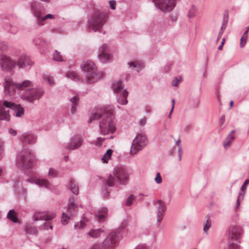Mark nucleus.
Instances as JSON below:
<instances>
[{
  "label": "nucleus",
  "instance_id": "nucleus-22",
  "mask_svg": "<svg viewBox=\"0 0 249 249\" xmlns=\"http://www.w3.org/2000/svg\"><path fill=\"white\" fill-rule=\"evenodd\" d=\"M249 179H247L244 181L243 184H242V185L241 186V192H240L239 193L238 196H237V198L236 204L235 206L236 209H238V208L240 204V202L241 201H242L244 197V196H245V193L246 191L247 187L248 185L249 184Z\"/></svg>",
  "mask_w": 249,
  "mask_h": 249
},
{
  "label": "nucleus",
  "instance_id": "nucleus-37",
  "mask_svg": "<svg viewBox=\"0 0 249 249\" xmlns=\"http://www.w3.org/2000/svg\"><path fill=\"white\" fill-rule=\"evenodd\" d=\"M53 60L56 61H62L63 58L60 53L55 50L53 54Z\"/></svg>",
  "mask_w": 249,
  "mask_h": 249
},
{
  "label": "nucleus",
  "instance_id": "nucleus-13",
  "mask_svg": "<svg viewBox=\"0 0 249 249\" xmlns=\"http://www.w3.org/2000/svg\"><path fill=\"white\" fill-rule=\"evenodd\" d=\"M175 0H152L156 7L164 12H170L175 6Z\"/></svg>",
  "mask_w": 249,
  "mask_h": 249
},
{
  "label": "nucleus",
  "instance_id": "nucleus-26",
  "mask_svg": "<svg viewBox=\"0 0 249 249\" xmlns=\"http://www.w3.org/2000/svg\"><path fill=\"white\" fill-rule=\"evenodd\" d=\"M71 102L72 104V107L71 109V113H74L76 111L77 106L79 103V96L78 95H76L71 98L70 99Z\"/></svg>",
  "mask_w": 249,
  "mask_h": 249
},
{
  "label": "nucleus",
  "instance_id": "nucleus-63",
  "mask_svg": "<svg viewBox=\"0 0 249 249\" xmlns=\"http://www.w3.org/2000/svg\"><path fill=\"white\" fill-rule=\"evenodd\" d=\"M172 106L171 107V112H173V109L174 108L175 104V100L174 99H172Z\"/></svg>",
  "mask_w": 249,
  "mask_h": 249
},
{
  "label": "nucleus",
  "instance_id": "nucleus-49",
  "mask_svg": "<svg viewBox=\"0 0 249 249\" xmlns=\"http://www.w3.org/2000/svg\"><path fill=\"white\" fill-rule=\"evenodd\" d=\"M228 13H225L223 16V18L222 20V25H225L227 26L228 21Z\"/></svg>",
  "mask_w": 249,
  "mask_h": 249
},
{
  "label": "nucleus",
  "instance_id": "nucleus-47",
  "mask_svg": "<svg viewBox=\"0 0 249 249\" xmlns=\"http://www.w3.org/2000/svg\"><path fill=\"white\" fill-rule=\"evenodd\" d=\"M106 140V138H100V137H98L97 138V141L95 143V144L97 146H101L102 144V142L105 141Z\"/></svg>",
  "mask_w": 249,
  "mask_h": 249
},
{
  "label": "nucleus",
  "instance_id": "nucleus-39",
  "mask_svg": "<svg viewBox=\"0 0 249 249\" xmlns=\"http://www.w3.org/2000/svg\"><path fill=\"white\" fill-rule=\"evenodd\" d=\"M70 218V216H68L67 214L63 212L61 217V223L63 225H66L68 223V220Z\"/></svg>",
  "mask_w": 249,
  "mask_h": 249
},
{
  "label": "nucleus",
  "instance_id": "nucleus-35",
  "mask_svg": "<svg viewBox=\"0 0 249 249\" xmlns=\"http://www.w3.org/2000/svg\"><path fill=\"white\" fill-rule=\"evenodd\" d=\"M43 79L50 86H53L54 84L53 77L49 74H44Z\"/></svg>",
  "mask_w": 249,
  "mask_h": 249
},
{
  "label": "nucleus",
  "instance_id": "nucleus-5",
  "mask_svg": "<svg viewBox=\"0 0 249 249\" xmlns=\"http://www.w3.org/2000/svg\"><path fill=\"white\" fill-rule=\"evenodd\" d=\"M107 18L108 16L106 13L99 11H95L88 20L89 28L95 32L99 31L107 22Z\"/></svg>",
  "mask_w": 249,
  "mask_h": 249
},
{
  "label": "nucleus",
  "instance_id": "nucleus-8",
  "mask_svg": "<svg viewBox=\"0 0 249 249\" xmlns=\"http://www.w3.org/2000/svg\"><path fill=\"white\" fill-rule=\"evenodd\" d=\"M114 93L116 96L117 102L121 105H126L127 103V97L128 92L124 89L121 80L114 81L111 86Z\"/></svg>",
  "mask_w": 249,
  "mask_h": 249
},
{
  "label": "nucleus",
  "instance_id": "nucleus-50",
  "mask_svg": "<svg viewBox=\"0 0 249 249\" xmlns=\"http://www.w3.org/2000/svg\"><path fill=\"white\" fill-rule=\"evenodd\" d=\"M42 229L47 230L50 228L51 230L53 229V226L50 225L49 223L45 222L41 226Z\"/></svg>",
  "mask_w": 249,
  "mask_h": 249
},
{
  "label": "nucleus",
  "instance_id": "nucleus-43",
  "mask_svg": "<svg viewBox=\"0 0 249 249\" xmlns=\"http://www.w3.org/2000/svg\"><path fill=\"white\" fill-rule=\"evenodd\" d=\"M107 186H108L106 181L105 184L104 185L103 187V196L105 197H107L109 196V192L107 189Z\"/></svg>",
  "mask_w": 249,
  "mask_h": 249
},
{
  "label": "nucleus",
  "instance_id": "nucleus-18",
  "mask_svg": "<svg viewBox=\"0 0 249 249\" xmlns=\"http://www.w3.org/2000/svg\"><path fill=\"white\" fill-rule=\"evenodd\" d=\"M37 136L31 132L23 133L19 137L20 141L23 144H34L36 142Z\"/></svg>",
  "mask_w": 249,
  "mask_h": 249
},
{
  "label": "nucleus",
  "instance_id": "nucleus-23",
  "mask_svg": "<svg viewBox=\"0 0 249 249\" xmlns=\"http://www.w3.org/2000/svg\"><path fill=\"white\" fill-rule=\"evenodd\" d=\"M75 197L71 196L69 199V203L67 208V212L71 215L74 214L76 212L77 205L74 203Z\"/></svg>",
  "mask_w": 249,
  "mask_h": 249
},
{
  "label": "nucleus",
  "instance_id": "nucleus-7",
  "mask_svg": "<svg viewBox=\"0 0 249 249\" xmlns=\"http://www.w3.org/2000/svg\"><path fill=\"white\" fill-rule=\"evenodd\" d=\"M30 7L34 16L37 19V24L39 26L43 25L44 21L46 19L54 18V16L51 14H47L44 16L43 15L45 11L44 7L36 2H31Z\"/></svg>",
  "mask_w": 249,
  "mask_h": 249
},
{
  "label": "nucleus",
  "instance_id": "nucleus-32",
  "mask_svg": "<svg viewBox=\"0 0 249 249\" xmlns=\"http://www.w3.org/2000/svg\"><path fill=\"white\" fill-rule=\"evenodd\" d=\"M113 151L112 149H108L107 152L103 156L101 160L104 163H107L108 160L110 159L112 154Z\"/></svg>",
  "mask_w": 249,
  "mask_h": 249
},
{
  "label": "nucleus",
  "instance_id": "nucleus-17",
  "mask_svg": "<svg viewBox=\"0 0 249 249\" xmlns=\"http://www.w3.org/2000/svg\"><path fill=\"white\" fill-rule=\"evenodd\" d=\"M83 140L81 136L75 135L72 137L66 146V149L71 150L80 147L83 144Z\"/></svg>",
  "mask_w": 249,
  "mask_h": 249
},
{
  "label": "nucleus",
  "instance_id": "nucleus-45",
  "mask_svg": "<svg viewBox=\"0 0 249 249\" xmlns=\"http://www.w3.org/2000/svg\"><path fill=\"white\" fill-rule=\"evenodd\" d=\"M107 216V214L105 213H99L96 215V219L99 222L103 221Z\"/></svg>",
  "mask_w": 249,
  "mask_h": 249
},
{
  "label": "nucleus",
  "instance_id": "nucleus-20",
  "mask_svg": "<svg viewBox=\"0 0 249 249\" xmlns=\"http://www.w3.org/2000/svg\"><path fill=\"white\" fill-rule=\"evenodd\" d=\"M55 216V214L53 213H48L45 212H37L35 213L33 218L35 221L45 220L50 221L53 219Z\"/></svg>",
  "mask_w": 249,
  "mask_h": 249
},
{
  "label": "nucleus",
  "instance_id": "nucleus-48",
  "mask_svg": "<svg viewBox=\"0 0 249 249\" xmlns=\"http://www.w3.org/2000/svg\"><path fill=\"white\" fill-rule=\"evenodd\" d=\"M155 181L157 184H160L162 182V178L160 173H158L155 178Z\"/></svg>",
  "mask_w": 249,
  "mask_h": 249
},
{
  "label": "nucleus",
  "instance_id": "nucleus-59",
  "mask_svg": "<svg viewBox=\"0 0 249 249\" xmlns=\"http://www.w3.org/2000/svg\"><path fill=\"white\" fill-rule=\"evenodd\" d=\"M9 132L13 136H16L17 134V131L12 128L9 129Z\"/></svg>",
  "mask_w": 249,
  "mask_h": 249
},
{
  "label": "nucleus",
  "instance_id": "nucleus-52",
  "mask_svg": "<svg viewBox=\"0 0 249 249\" xmlns=\"http://www.w3.org/2000/svg\"><path fill=\"white\" fill-rule=\"evenodd\" d=\"M7 47V43L4 42H0V50L4 51Z\"/></svg>",
  "mask_w": 249,
  "mask_h": 249
},
{
  "label": "nucleus",
  "instance_id": "nucleus-21",
  "mask_svg": "<svg viewBox=\"0 0 249 249\" xmlns=\"http://www.w3.org/2000/svg\"><path fill=\"white\" fill-rule=\"evenodd\" d=\"M28 181L31 183H34L40 187H43L46 188L51 189V184L48 181V180L46 179H41L38 178H29L28 179Z\"/></svg>",
  "mask_w": 249,
  "mask_h": 249
},
{
  "label": "nucleus",
  "instance_id": "nucleus-31",
  "mask_svg": "<svg viewBox=\"0 0 249 249\" xmlns=\"http://www.w3.org/2000/svg\"><path fill=\"white\" fill-rule=\"evenodd\" d=\"M7 217L14 223L18 222V217L16 214L15 211L14 209H11L8 212Z\"/></svg>",
  "mask_w": 249,
  "mask_h": 249
},
{
  "label": "nucleus",
  "instance_id": "nucleus-27",
  "mask_svg": "<svg viewBox=\"0 0 249 249\" xmlns=\"http://www.w3.org/2000/svg\"><path fill=\"white\" fill-rule=\"evenodd\" d=\"M24 231L26 234L30 235H36L38 233L37 228L35 227L30 226L29 224L25 225Z\"/></svg>",
  "mask_w": 249,
  "mask_h": 249
},
{
  "label": "nucleus",
  "instance_id": "nucleus-58",
  "mask_svg": "<svg viewBox=\"0 0 249 249\" xmlns=\"http://www.w3.org/2000/svg\"><path fill=\"white\" fill-rule=\"evenodd\" d=\"M146 122V119L145 118H142L139 122V124L140 125H144Z\"/></svg>",
  "mask_w": 249,
  "mask_h": 249
},
{
  "label": "nucleus",
  "instance_id": "nucleus-57",
  "mask_svg": "<svg viewBox=\"0 0 249 249\" xmlns=\"http://www.w3.org/2000/svg\"><path fill=\"white\" fill-rule=\"evenodd\" d=\"M135 249H147V248L145 245L142 244L137 246Z\"/></svg>",
  "mask_w": 249,
  "mask_h": 249
},
{
  "label": "nucleus",
  "instance_id": "nucleus-12",
  "mask_svg": "<svg viewBox=\"0 0 249 249\" xmlns=\"http://www.w3.org/2000/svg\"><path fill=\"white\" fill-rule=\"evenodd\" d=\"M16 66V61L10 56L3 54H0V68L1 70L11 71Z\"/></svg>",
  "mask_w": 249,
  "mask_h": 249
},
{
  "label": "nucleus",
  "instance_id": "nucleus-42",
  "mask_svg": "<svg viewBox=\"0 0 249 249\" xmlns=\"http://www.w3.org/2000/svg\"><path fill=\"white\" fill-rule=\"evenodd\" d=\"M129 67H132L133 68H141L143 66V63L137 61L130 62L128 63Z\"/></svg>",
  "mask_w": 249,
  "mask_h": 249
},
{
  "label": "nucleus",
  "instance_id": "nucleus-24",
  "mask_svg": "<svg viewBox=\"0 0 249 249\" xmlns=\"http://www.w3.org/2000/svg\"><path fill=\"white\" fill-rule=\"evenodd\" d=\"M68 185L70 190L73 194L76 195L78 194V185L76 184L75 181L73 179H71L69 181Z\"/></svg>",
  "mask_w": 249,
  "mask_h": 249
},
{
  "label": "nucleus",
  "instance_id": "nucleus-25",
  "mask_svg": "<svg viewBox=\"0 0 249 249\" xmlns=\"http://www.w3.org/2000/svg\"><path fill=\"white\" fill-rule=\"evenodd\" d=\"M235 130H232L231 133L227 136L225 140L223 142V146L225 149L229 147L234 139V136L233 135L235 133Z\"/></svg>",
  "mask_w": 249,
  "mask_h": 249
},
{
  "label": "nucleus",
  "instance_id": "nucleus-14",
  "mask_svg": "<svg viewBox=\"0 0 249 249\" xmlns=\"http://www.w3.org/2000/svg\"><path fill=\"white\" fill-rule=\"evenodd\" d=\"M154 204L157 206L156 216L157 224H159L163 218L166 211V205L161 200H157L154 202Z\"/></svg>",
  "mask_w": 249,
  "mask_h": 249
},
{
  "label": "nucleus",
  "instance_id": "nucleus-36",
  "mask_svg": "<svg viewBox=\"0 0 249 249\" xmlns=\"http://www.w3.org/2000/svg\"><path fill=\"white\" fill-rule=\"evenodd\" d=\"M67 77L73 80H78L79 79V76L78 74L75 71H69L67 73Z\"/></svg>",
  "mask_w": 249,
  "mask_h": 249
},
{
  "label": "nucleus",
  "instance_id": "nucleus-56",
  "mask_svg": "<svg viewBox=\"0 0 249 249\" xmlns=\"http://www.w3.org/2000/svg\"><path fill=\"white\" fill-rule=\"evenodd\" d=\"M247 40H245L244 38H242V36L241 37L240 39V47L241 48H243L245 46L247 43Z\"/></svg>",
  "mask_w": 249,
  "mask_h": 249
},
{
  "label": "nucleus",
  "instance_id": "nucleus-6",
  "mask_svg": "<svg viewBox=\"0 0 249 249\" xmlns=\"http://www.w3.org/2000/svg\"><path fill=\"white\" fill-rule=\"evenodd\" d=\"M35 161V156L31 151L26 149L22 151L17 156L16 164L18 167L31 168Z\"/></svg>",
  "mask_w": 249,
  "mask_h": 249
},
{
  "label": "nucleus",
  "instance_id": "nucleus-34",
  "mask_svg": "<svg viewBox=\"0 0 249 249\" xmlns=\"http://www.w3.org/2000/svg\"><path fill=\"white\" fill-rule=\"evenodd\" d=\"M33 42L34 44L38 47H44V45L46 44V41L42 38H36L34 39Z\"/></svg>",
  "mask_w": 249,
  "mask_h": 249
},
{
  "label": "nucleus",
  "instance_id": "nucleus-10",
  "mask_svg": "<svg viewBox=\"0 0 249 249\" xmlns=\"http://www.w3.org/2000/svg\"><path fill=\"white\" fill-rule=\"evenodd\" d=\"M147 138L145 135L139 134L133 141L130 148V154L134 155L142 150L146 145Z\"/></svg>",
  "mask_w": 249,
  "mask_h": 249
},
{
  "label": "nucleus",
  "instance_id": "nucleus-33",
  "mask_svg": "<svg viewBox=\"0 0 249 249\" xmlns=\"http://www.w3.org/2000/svg\"><path fill=\"white\" fill-rule=\"evenodd\" d=\"M229 249H240V247L237 244L239 240L228 239Z\"/></svg>",
  "mask_w": 249,
  "mask_h": 249
},
{
  "label": "nucleus",
  "instance_id": "nucleus-15",
  "mask_svg": "<svg viewBox=\"0 0 249 249\" xmlns=\"http://www.w3.org/2000/svg\"><path fill=\"white\" fill-rule=\"evenodd\" d=\"M33 62L30 59L29 57L25 54L20 55L16 61V66L18 69H29L33 65Z\"/></svg>",
  "mask_w": 249,
  "mask_h": 249
},
{
  "label": "nucleus",
  "instance_id": "nucleus-46",
  "mask_svg": "<svg viewBox=\"0 0 249 249\" xmlns=\"http://www.w3.org/2000/svg\"><path fill=\"white\" fill-rule=\"evenodd\" d=\"M57 174H58V172L56 170H55L52 168H50L49 171V176H50L52 178H54V177H55L57 176Z\"/></svg>",
  "mask_w": 249,
  "mask_h": 249
},
{
  "label": "nucleus",
  "instance_id": "nucleus-40",
  "mask_svg": "<svg viewBox=\"0 0 249 249\" xmlns=\"http://www.w3.org/2000/svg\"><path fill=\"white\" fill-rule=\"evenodd\" d=\"M211 226V220H210V217H208L207 219L206 222L205 223V224L204 226V228H203L204 231L206 233H208V231L209 230Z\"/></svg>",
  "mask_w": 249,
  "mask_h": 249
},
{
  "label": "nucleus",
  "instance_id": "nucleus-16",
  "mask_svg": "<svg viewBox=\"0 0 249 249\" xmlns=\"http://www.w3.org/2000/svg\"><path fill=\"white\" fill-rule=\"evenodd\" d=\"M243 232L242 227L239 225H232L229 229V239L239 240Z\"/></svg>",
  "mask_w": 249,
  "mask_h": 249
},
{
  "label": "nucleus",
  "instance_id": "nucleus-38",
  "mask_svg": "<svg viewBox=\"0 0 249 249\" xmlns=\"http://www.w3.org/2000/svg\"><path fill=\"white\" fill-rule=\"evenodd\" d=\"M196 8L195 6L192 5L189 10V11L188 14V16L189 18H194L196 16Z\"/></svg>",
  "mask_w": 249,
  "mask_h": 249
},
{
  "label": "nucleus",
  "instance_id": "nucleus-64",
  "mask_svg": "<svg viewBox=\"0 0 249 249\" xmlns=\"http://www.w3.org/2000/svg\"><path fill=\"white\" fill-rule=\"evenodd\" d=\"M225 121V116L223 115L221 117V125H222Z\"/></svg>",
  "mask_w": 249,
  "mask_h": 249
},
{
  "label": "nucleus",
  "instance_id": "nucleus-41",
  "mask_svg": "<svg viewBox=\"0 0 249 249\" xmlns=\"http://www.w3.org/2000/svg\"><path fill=\"white\" fill-rule=\"evenodd\" d=\"M1 105L2 107H5L11 109H13L16 104L11 102H9L8 101H4L2 104H1Z\"/></svg>",
  "mask_w": 249,
  "mask_h": 249
},
{
  "label": "nucleus",
  "instance_id": "nucleus-61",
  "mask_svg": "<svg viewBox=\"0 0 249 249\" xmlns=\"http://www.w3.org/2000/svg\"><path fill=\"white\" fill-rule=\"evenodd\" d=\"M242 38H244L245 40H247L248 38V32L247 31H245L243 35H242Z\"/></svg>",
  "mask_w": 249,
  "mask_h": 249
},
{
  "label": "nucleus",
  "instance_id": "nucleus-55",
  "mask_svg": "<svg viewBox=\"0 0 249 249\" xmlns=\"http://www.w3.org/2000/svg\"><path fill=\"white\" fill-rule=\"evenodd\" d=\"M179 84V81L177 77H175L172 81V85L174 87H177Z\"/></svg>",
  "mask_w": 249,
  "mask_h": 249
},
{
  "label": "nucleus",
  "instance_id": "nucleus-30",
  "mask_svg": "<svg viewBox=\"0 0 249 249\" xmlns=\"http://www.w3.org/2000/svg\"><path fill=\"white\" fill-rule=\"evenodd\" d=\"M13 110L17 117H20L24 114V108L20 105H15Z\"/></svg>",
  "mask_w": 249,
  "mask_h": 249
},
{
  "label": "nucleus",
  "instance_id": "nucleus-1",
  "mask_svg": "<svg viewBox=\"0 0 249 249\" xmlns=\"http://www.w3.org/2000/svg\"><path fill=\"white\" fill-rule=\"evenodd\" d=\"M100 118H102L99 124L100 133L103 135L113 133L116 130V121L113 113L105 108L101 114L98 112L93 113L89 117L88 123Z\"/></svg>",
  "mask_w": 249,
  "mask_h": 249
},
{
  "label": "nucleus",
  "instance_id": "nucleus-11",
  "mask_svg": "<svg viewBox=\"0 0 249 249\" xmlns=\"http://www.w3.org/2000/svg\"><path fill=\"white\" fill-rule=\"evenodd\" d=\"M119 240V233L116 231L110 232L102 243L103 249H115Z\"/></svg>",
  "mask_w": 249,
  "mask_h": 249
},
{
  "label": "nucleus",
  "instance_id": "nucleus-19",
  "mask_svg": "<svg viewBox=\"0 0 249 249\" xmlns=\"http://www.w3.org/2000/svg\"><path fill=\"white\" fill-rule=\"evenodd\" d=\"M107 46L104 44L99 49L98 58L101 63H104L109 62L111 60V55L107 53Z\"/></svg>",
  "mask_w": 249,
  "mask_h": 249
},
{
  "label": "nucleus",
  "instance_id": "nucleus-53",
  "mask_svg": "<svg viewBox=\"0 0 249 249\" xmlns=\"http://www.w3.org/2000/svg\"><path fill=\"white\" fill-rule=\"evenodd\" d=\"M109 6L111 9L114 10L116 8V1L114 0H111L109 1Z\"/></svg>",
  "mask_w": 249,
  "mask_h": 249
},
{
  "label": "nucleus",
  "instance_id": "nucleus-44",
  "mask_svg": "<svg viewBox=\"0 0 249 249\" xmlns=\"http://www.w3.org/2000/svg\"><path fill=\"white\" fill-rule=\"evenodd\" d=\"M135 198L136 197L134 195H130L126 199V205L127 206H130L133 203V201L135 199Z\"/></svg>",
  "mask_w": 249,
  "mask_h": 249
},
{
  "label": "nucleus",
  "instance_id": "nucleus-29",
  "mask_svg": "<svg viewBox=\"0 0 249 249\" xmlns=\"http://www.w3.org/2000/svg\"><path fill=\"white\" fill-rule=\"evenodd\" d=\"M10 116L9 113V110H6L4 107L0 109V120H4L9 121Z\"/></svg>",
  "mask_w": 249,
  "mask_h": 249
},
{
  "label": "nucleus",
  "instance_id": "nucleus-2",
  "mask_svg": "<svg viewBox=\"0 0 249 249\" xmlns=\"http://www.w3.org/2000/svg\"><path fill=\"white\" fill-rule=\"evenodd\" d=\"M82 71L86 72V81L87 84H90L102 79L105 75L103 72H97L95 64L91 61L84 62L81 65Z\"/></svg>",
  "mask_w": 249,
  "mask_h": 249
},
{
  "label": "nucleus",
  "instance_id": "nucleus-3",
  "mask_svg": "<svg viewBox=\"0 0 249 249\" xmlns=\"http://www.w3.org/2000/svg\"><path fill=\"white\" fill-rule=\"evenodd\" d=\"M129 174L127 170L123 167L114 168L113 175H110L107 179L108 187H112L116 182L122 185H126L129 181Z\"/></svg>",
  "mask_w": 249,
  "mask_h": 249
},
{
  "label": "nucleus",
  "instance_id": "nucleus-62",
  "mask_svg": "<svg viewBox=\"0 0 249 249\" xmlns=\"http://www.w3.org/2000/svg\"><path fill=\"white\" fill-rule=\"evenodd\" d=\"M224 32L222 31V30H220L219 31V33H218V35L217 36V40H219L220 37H221L222 34H223Z\"/></svg>",
  "mask_w": 249,
  "mask_h": 249
},
{
  "label": "nucleus",
  "instance_id": "nucleus-4",
  "mask_svg": "<svg viewBox=\"0 0 249 249\" xmlns=\"http://www.w3.org/2000/svg\"><path fill=\"white\" fill-rule=\"evenodd\" d=\"M3 86L5 94L11 95L15 93L16 89L23 90L27 87H33V85L29 80H25L21 83H14L11 77L7 76L4 78Z\"/></svg>",
  "mask_w": 249,
  "mask_h": 249
},
{
  "label": "nucleus",
  "instance_id": "nucleus-51",
  "mask_svg": "<svg viewBox=\"0 0 249 249\" xmlns=\"http://www.w3.org/2000/svg\"><path fill=\"white\" fill-rule=\"evenodd\" d=\"M89 249H103L102 245L100 244H95L91 246Z\"/></svg>",
  "mask_w": 249,
  "mask_h": 249
},
{
  "label": "nucleus",
  "instance_id": "nucleus-54",
  "mask_svg": "<svg viewBox=\"0 0 249 249\" xmlns=\"http://www.w3.org/2000/svg\"><path fill=\"white\" fill-rule=\"evenodd\" d=\"M4 152L3 142L0 140V158H2Z\"/></svg>",
  "mask_w": 249,
  "mask_h": 249
},
{
  "label": "nucleus",
  "instance_id": "nucleus-60",
  "mask_svg": "<svg viewBox=\"0 0 249 249\" xmlns=\"http://www.w3.org/2000/svg\"><path fill=\"white\" fill-rule=\"evenodd\" d=\"M101 213H105L107 214V210L106 208H102L100 210Z\"/></svg>",
  "mask_w": 249,
  "mask_h": 249
},
{
  "label": "nucleus",
  "instance_id": "nucleus-9",
  "mask_svg": "<svg viewBox=\"0 0 249 249\" xmlns=\"http://www.w3.org/2000/svg\"><path fill=\"white\" fill-rule=\"evenodd\" d=\"M44 93L43 89L39 87L32 88L25 90L21 94V98L30 103H34L35 100H38Z\"/></svg>",
  "mask_w": 249,
  "mask_h": 249
},
{
  "label": "nucleus",
  "instance_id": "nucleus-28",
  "mask_svg": "<svg viewBox=\"0 0 249 249\" xmlns=\"http://www.w3.org/2000/svg\"><path fill=\"white\" fill-rule=\"evenodd\" d=\"M103 232L104 231L101 229H92L89 231L88 235L92 238H97L99 237Z\"/></svg>",
  "mask_w": 249,
  "mask_h": 249
}]
</instances>
